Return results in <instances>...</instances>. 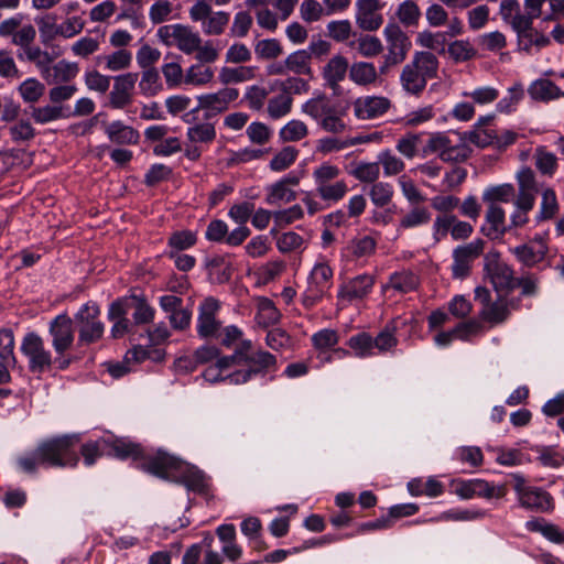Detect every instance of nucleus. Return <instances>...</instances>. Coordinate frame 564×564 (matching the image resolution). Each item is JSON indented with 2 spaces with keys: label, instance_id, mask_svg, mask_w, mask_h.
Here are the masks:
<instances>
[{
  "label": "nucleus",
  "instance_id": "nucleus-1",
  "mask_svg": "<svg viewBox=\"0 0 564 564\" xmlns=\"http://www.w3.org/2000/svg\"><path fill=\"white\" fill-rule=\"evenodd\" d=\"M78 442L79 437L76 434L45 440L39 444L32 455L21 457L19 465L29 474H34L40 465L75 467L79 462V457L73 448Z\"/></svg>",
  "mask_w": 564,
  "mask_h": 564
},
{
  "label": "nucleus",
  "instance_id": "nucleus-2",
  "mask_svg": "<svg viewBox=\"0 0 564 564\" xmlns=\"http://www.w3.org/2000/svg\"><path fill=\"white\" fill-rule=\"evenodd\" d=\"M437 69L438 61L433 53L417 52L402 69L401 85L408 93L419 95L426 87L427 79L437 76Z\"/></svg>",
  "mask_w": 564,
  "mask_h": 564
},
{
  "label": "nucleus",
  "instance_id": "nucleus-3",
  "mask_svg": "<svg viewBox=\"0 0 564 564\" xmlns=\"http://www.w3.org/2000/svg\"><path fill=\"white\" fill-rule=\"evenodd\" d=\"M518 192L516 194V212L511 216L512 227H522L529 221L528 213L533 209L535 195L539 193L535 174L530 167H522L517 173Z\"/></svg>",
  "mask_w": 564,
  "mask_h": 564
},
{
  "label": "nucleus",
  "instance_id": "nucleus-4",
  "mask_svg": "<svg viewBox=\"0 0 564 564\" xmlns=\"http://www.w3.org/2000/svg\"><path fill=\"white\" fill-rule=\"evenodd\" d=\"M158 37L166 46H176L187 55L193 54L202 44L200 35L193 31L191 26L181 23L159 28Z\"/></svg>",
  "mask_w": 564,
  "mask_h": 564
},
{
  "label": "nucleus",
  "instance_id": "nucleus-5",
  "mask_svg": "<svg viewBox=\"0 0 564 564\" xmlns=\"http://www.w3.org/2000/svg\"><path fill=\"white\" fill-rule=\"evenodd\" d=\"M100 308L95 303L85 304L75 316L78 326V343L91 344L104 334V324L99 321Z\"/></svg>",
  "mask_w": 564,
  "mask_h": 564
},
{
  "label": "nucleus",
  "instance_id": "nucleus-6",
  "mask_svg": "<svg viewBox=\"0 0 564 564\" xmlns=\"http://www.w3.org/2000/svg\"><path fill=\"white\" fill-rule=\"evenodd\" d=\"M423 152L437 153L445 162H462L468 158L469 149L464 143L453 144L445 133H435L429 139Z\"/></svg>",
  "mask_w": 564,
  "mask_h": 564
},
{
  "label": "nucleus",
  "instance_id": "nucleus-7",
  "mask_svg": "<svg viewBox=\"0 0 564 564\" xmlns=\"http://www.w3.org/2000/svg\"><path fill=\"white\" fill-rule=\"evenodd\" d=\"M485 272L497 292L514 289V274L511 267L500 260L498 252L485 257Z\"/></svg>",
  "mask_w": 564,
  "mask_h": 564
},
{
  "label": "nucleus",
  "instance_id": "nucleus-8",
  "mask_svg": "<svg viewBox=\"0 0 564 564\" xmlns=\"http://www.w3.org/2000/svg\"><path fill=\"white\" fill-rule=\"evenodd\" d=\"M21 349L29 358L32 371L42 372L51 367V354L45 348L42 338L36 334H28L23 339Z\"/></svg>",
  "mask_w": 564,
  "mask_h": 564
},
{
  "label": "nucleus",
  "instance_id": "nucleus-9",
  "mask_svg": "<svg viewBox=\"0 0 564 564\" xmlns=\"http://www.w3.org/2000/svg\"><path fill=\"white\" fill-rule=\"evenodd\" d=\"M484 247L485 241L482 239H476L454 250V263L452 267L454 278L463 279L469 274L471 262L482 253Z\"/></svg>",
  "mask_w": 564,
  "mask_h": 564
},
{
  "label": "nucleus",
  "instance_id": "nucleus-10",
  "mask_svg": "<svg viewBox=\"0 0 564 564\" xmlns=\"http://www.w3.org/2000/svg\"><path fill=\"white\" fill-rule=\"evenodd\" d=\"M349 62L340 54L328 59L322 70L325 86L329 88L334 96L343 94L341 83L345 80L347 73L349 74Z\"/></svg>",
  "mask_w": 564,
  "mask_h": 564
},
{
  "label": "nucleus",
  "instance_id": "nucleus-11",
  "mask_svg": "<svg viewBox=\"0 0 564 564\" xmlns=\"http://www.w3.org/2000/svg\"><path fill=\"white\" fill-rule=\"evenodd\" d=\"M387 41L388 61L402 63L411 48L409 36L398 24H389L383 31Z\"/></svg>",
  "mask_w": 564,
  "mask_h": 564
},
{
  "label": "nucleus",
  "instance_id": "nucleus-12",
  "mask_svg": "<svg viewBox=\"0 0 564 564\" xmlns=\"http://www.w3.org/2000/svg\"><path fill=\"white\" fill-rule=\"evenodd\" d=\"M52 345L55 352L64 356L74 343L73 321L65 314L56 316L50 325Z\"/></svg>",
  "mask_w": 564,
  "mask_h": 564
},
{
  "label": "nucleus",
  "instance_id": "nucleus-13",
  "mask_svg": "<svg viewBox=\"0 0 564 564\" xmlns=\"http://www.w3.org/2000/svg\"><path fill=\"white\" fill-rule=\"evenodd\" d=\"M354 113L359 120H372L383 116L391 107V100L383 96H364L354 104Z\"/></svg>",
  "mask_w": 564,
  "mask_h": 564
},
{
  "label": "nucleus",
  "instance_id": "nucleus-14",
  "mask_svg": "<svg viewBox=\"0 0 564 564\" xmlns=\"http://www.w3.org/2000/svg\"><path fill=\"white\" fill-rule=\"evenodd\" d=\"M137 80V73H126L115 78L112 90L109 94V101L112 108L122 109L132 102Z\"/></svg>",
  "mask_w": 564,
  "mask_h": 564
},
{
  "label": "nucleus",
  "instance_id": "nucleus-15",
  "mask_svg": "<svg viewBox=\"0 0 564 564\" xmlns=\"http://www.w3.org/2000/svg\"><path fill=\"white\" fill-rule=\"evenodd\" d=\"M219 310V303L213 297L206 299L199 308L198 334L204 337H217L221 323L216 319V313Z\"/></svg>",
  "mask_w": 564,
  "mask_h": 564
},
{
  "label": "nucleus",
  "instance_id": "nucleus-16",
  "mask_svg": "<svg viewBox=\"0 0 564 564\" xmlns=\"http://www.w3.org/2000/svg\"><path fill=\"white\" fill-rule=\"evenodd\" d=\"M512 29L517 33L520 43H524L523 48L525 51H530L533 45L543 47L550 43V39L533 26V19H530V17H517L512 23Z\"/></svg>",
  "mask_w": 564,
  "mask_h": 564
},
{
  "label": "nucleus",
  "instance_id": "nucleus-17",
  "mask_svg": "<svg viewBox=\"0 0 564 564\" xmlns=\"http://www.w3.org/2000/svg\"><path fill=\"white\" fill-rule=\"evenodd\" d=\"M239 90L232 87H225L217 93L206 94L198 97L199 108L210 110L217 113L224 112L229 105L237 100Z\"/></svg>",
  "mask_w": 564,
  "mask_h": 564
},
{
  "label": "nucleus",
  "instance_id": "nucleus-18",
  "mask_svg": "<svg viewBox=\"0 0 564 564\" xmlns=\"http://www.w3.org/2000/svg\"><path fill=\"white\" fill-rule=\"evenodd\" d=\"M379 0H358L357 1V14L356 21L360 29L365 31L378 30L383 19L378 13L380 9Z\"/></svg>",
  "mask_w": 564,
  "mask_h": 564
},
{
  "label": "nucleus",
  "instance_id": "nucleus-19",
  "mask_svg": "<svg viewBox=\"0 0 564 564\" xmlns=\"http://www.w3.org/2000/svg\"><path fill=\"white\" fill-rule=\"evenodd\" d=\"M141 468L160 478L170 479L171 471L181 468V460L165 453H158L144 462Z\"/></svg>",
  "mask_w": 564,
  "mask_h": 564
},
{
  "label": "nucleus",
  "instance_id": "nucleus-20",
  "mask_svg": "<svg viewBox=\"0 0 564 564\" xmlns=\"http://www.w3.org/2000/svg\"><path fill=\"white\" fill-rule=\"evenodd\" d=\"M349 79L357 86L368 87L377 84L379 73L370 62H355L349 68Z\"/></svg>",
  "mask_w": 564,
  "mask_h": 564
},
{
  "label": "nucleus",
  "instance_id": "nucleus-21",
  "mask_svg": "<svg viewBox=\"0 0 564 564\" xmlns=\"http://www.w3.org/2000/svg\"><path fill=\"white\" fill-rule=\"evenodd\" d=\"M78 74V65L65 59L55 65H48V73L41 74L48 84L68 83Z\"/></svg>",
  "mask_w": 564,
  "mask_h": 564
},
{
  "label": "nucleus",
  "instance_id": "nucleus-22",
  "mask_svg": "<svg viewBox=\"0 0 564 564\" xmlns=\"http://www.w3.org/2000/svg\"><path fill=\"white\" fill-rule=\"evenodd\" d=\"M480 318L490 325H498L506 322L509 317V310L506 296L498 299L482 307L479 313Z\"/></svg>",
  "mask_w": 564,
  "mask_h": 564
},
{
  "label": "nucleus",
  "instance_id": "nucleus-23",
  "mask_svg": "<svg viewBox=\"0 0 564 564\" xmlns=\"http://www.w3.org/2000/svg\"><path fill=\"white\" fill-rule=\"evenodd\" d=\"M256 77L253 66L239 65L236 67L224 66L218 74L219 82L225 85L239 84L252 80Z\"/></svg>",
  "mask_w": 564,
  "mask_h": 564
},
{
  "label": "nucleus",
  "instance_id": "nucleus-24",
  "mask_svg": "<svg viewBox=\"0 0 564 564\" xmlns=\"http://www.w3.org/2000/svg\"><path fill=\"white\" fill-rule=\"evenodd\" d=\"M180 473L177 478L173 480L185 485L189 490L202 492L205 490V476L196 467L188 466L181 462V468L176 469Z\"/></svg>",
  "mask_w": 564,
  "mask_h": 564
},
{
  "label": "nucleus",
  "instance_id": "nucleus-25",
  "mask_svg": "<svg viewBox=\"0 0 564 564\" xmlns=\"http://www.w3.org/2000/svg\"><path fill=\"white\" fill-rule=\"evenodd\" d=\"M519 500L522 507L536 511H547L552 508L550 495L535 487H531L529 490H525Z\"/></svg>",
  "mask_w": 564,
  "mask_h": 564
},
{
  "label": "nucleus",
  "instance_id": "nucleus-26",
  "mask_svg": "<svg viewBox=\"0 0 564 564\" xmlns=\"http://www.w3.org/2000/svg\"><path fill=\"white\" fill-rule=\"evenodd\" d=\"M106 133L110 141L117 144H135L140 138V134L135 129L124 126L120 121L108 124Z\"/></svg>",
  "mask_w": 564,
  "mask_h": 564
},
{
  "label": "nucleus",
  "instance_id": "nucleus-27",
  "mask_svg": "<svg viewBox=\"0 0 564 564\" xmlns=\"http://www.w3.org/2000/svg\"><path fill=\"white\" fill-rule=\"evenodd\" d=\"M373 285V278L360 275L345 284L339 291V297L352 301L364 297Z\"/></svg>",
  "mask_w": 564,
  "mask_h": 564
},
{
  "label": "nucleus",
  "instance_id": "nucleus-28",
  "mask_svg": "<svg viewBox=\"0 0 564 564\" xmlns=\"http://www.w3.org/2000/svg\"><path fill=\"white\" fill-rule=\"evenodd\" d=\"M529 94L532 99L538 101H550L560 97H564V91L549 79L535 80L530 86Z\"/></svg>",
  "mask_w": 564,
  "mask_h": 564
},
{
  "label": "nucleus",
  "instance_id": "nucleus-29",
  "mask_svg": "<svg viewBox=\"0 0 564 564\" xmlns=\"http://www.w3.org/2000/svg\"><path fill=\"white\" fill-rule=\"evenodd\" d=\"M560 210L556 194L551 187L541 188L540 212L536 216L538 221L553 219Z\"/></svg>",
  "mask_w": 564,
  "mask_h": 564
},
{
  "label": "nucleus",
  "instance_id": "nucleus-30",
  "mask_svg": "<svg viewBox=\"0 0 564 564\" xmlns=\"http://www.w3.org/2000/svg\"><path fill=\"white\" fill-rule=\"evenodd\" d=\"M18 57L21 59L25 58L28 62L33 63L41 74H47L48 65L54 61V56L47 51H44L40 46L33 44L25 48L23 53L18 54Z\"/></svg>",
  "mask_w": 564,
  "mask_h": 564
},
{
  "label": "nucleus",
  "instance_id": "nucleus-31",
  "mask_svg": "<svg viewBox=\"0 0 564 564\" xmlns=\"http://www.w3.org/2000/svg\"><path fill=\"white\" fill-rule=\"evenodd\" d=\"M286 66L289 70L296 75L313 76L311 67V53L306 50H300L290 54L286 58Z\"/></svg>",
  "mask_w": 564,
  "mask_h": 564
},
{
  "label": "nucleus",
  "instance_id": "nucleus-32",
  "mask_svg": "<svg viewBox=\"0 0 564 564\" xmlns=\"http://www.w3.org/2000/svg\"><path fill=\"white\" fill-rule=\"evenodd\" d=\"M351 46L364 57L372 58L380 55L383 51L381 41L373 35H361L351 43Z\"/></svg>",
  "mask_w": 564,
  "mask_h": 564
},
{
  "label": "nucleus",
  "instance_id": "nucleus-33",
  "mask_svg": "<svg viewBox=\"0 0 564 564\" xmlns=\"http://www.w3.org/2000/svg\"><path fill=\"white\" fill-rule=\"evenodd\" d=\"M132 61V54L124 50H118L109 55L99 56L97 58V63L101 64L104 63L106 68L111 72H118L126 69L130 66Z\"/></svg>",
  "mask_w": 564,
  "mask_h": 564
},
{
  "label": "nucleus",
  "instance_id": "nucleus-34",
  "mask_svg": "<svg viewBox=\"0 0 564 564\" xmlns=\"http://www.w3.org/2000/svg\"><path fill=\"white\" fill-rule=\"evenodd\" d=\"M56 21L57 18L54 14H46L35 19L43 44H50L59 36V25Z\"/></svg>",
  "mask_w": 564,
  "mask_h": 564
},
{
  "label": "nucleus",
  "instance_id": "nucleus-35",
  "mask_svg": "<svg viewBox=\"0 0 564 564\" xmlns=\"http://www.w3.org/2000/svg\"><path fill=\"white\" fill-rule=\"evenodd\" d=\"M334 107L326 96H318L310 99L303 105V112L314 118L318 122L325 118Z\"/></svg>",
  "mask_w": 564,
  "mask_h": 564
},
{
  "label": "nucleus",
  "instance_id": "nucleus-36",
  "mask_svg": "<svg viewBox=\"0 0 564 564\" xmlns=\"http://www.w3.org/2000/svg\"><path fill=\"white\" fill-rule=\"evenodd\" d=\"M395 15L403 25L414 26L421 18V10L414 0H405L399 4Z\"/></svg>",
  "mask_w": 564,
  "mask_h": 564
},
{
  "label": "nucleus",
  "instance_id": "nucleus-37",
  "mask_svg": "<svg viewBox=\"0 0 564 564\" xmlns=\"http://www.w3.org/2000/svg\"><path fill=\"white\" fill-rule=\"evenodd\" d=\"M279 318L280 312L275 307L274 303L267 297H260L258 300V324L263 327H267L271 324L276 323Z\"/></svg>",
  "mask_w": 564,
  "mask_h": 564
},
{
  "label": "nucleus",
  "instance_id": "nucleus-38",
  "mask_svg": "<svg viewBox=\"0 0 564 564\" xmlns=\"http://www.w3.org/2000/svg\"><path fill=\"white\" fill-rule=\"evenodd\" d=\"M293 98L289 94H280L268 101V115L272 119H280L290 113Z\"/></svg>",
  "mask_w": 564,
  "mask_h": 564
},
{
  "label": "nucleus",
  "instance_id": "nucleus-39",
  "mask_svg": "<svg viewBox=\"0 0 564 564\" xmlns=\"http://www.w3.org/2000/svg\"><path fill=\"white\" fill-rule=\"evenodd\" d=\"M484 200L489 204L509 203L516 199V189L512 184L492 186L484 193Z\"/></svg>",
  "mask_w": 564,
  "mask_h": 564
},
{
  "label": "nucleus",
  "instance_id": "nucleus-40",
  "mask_svg": "<svg viewBox=\"0 0 564 564\" xmlns=\"http://www.w3.org/2000/svg\"><path fill=\"white\" fill-rule=\"evenodd\" d=\"M214 78V72L204 64L192 65L184 76V82L189 85L200 86L210 83Z\"/></svg>",
  "mask_w": 564,
  "mask_h": 564
},
{
  "label": "nucleus",
  "instance_id": "nucleus-41",
  "mask_svg": "<svg viewBox=\"0 0 564 564\" xmlns=\"http://www.w3.org/2000/svg\"><path fill=\"white\" fill-rule=\"evenodd\" d=\"M308 133L307 126L301 120H291L279 132L282 142H296Z\"/></svg>",
  "mask_w": 564,
  "mask_h": 564
},
{
  "label": "nucleus",
  "instance_id": "nucleus-42",
  "mask_svg": "<svg viewBox=\"0 0 564 564\" xmlns=\"http://www.w3.org/2000/svg\"><path fill=\"white\" fill-rule=\"evenodd\" d=\"M18 90L24 101L34 104L44 95L45 86L35 78H28L19 86Z\"/></svg>",
  "mask_w": 564,
  "mask_h": 564
},
{
  "label": "nucleus",
  "instance_id": "nucleus-43",
  "mask_svg": "<svg viewBox=\"0 0 564 564\" xmlns=\"http://www.w3.org/2000/svg\"><path fill=\"white\" fill-rule=\"evenodd\" d=\"M466 140L479 148L494 147L497 142V130L491 128H475L465 137Z\"/></svg>",
  "mask_w": 564,
  "mask_h": 564
},
{
  "label": "nucleus",
  "instance_id": "nucleus-44",
  "mask_svg": "<svg viewBox=\"0 0 564 564\" xmlns=\"http://www.w3.org/2000/svg\"><path fill=\"white\" fill-rule=\"evenodd\" d=\"M140 90L145 96H155L162 90L160 75L155 68L144 69L139 84Z\"/></svg>",
  "mask_w": 564,
  "mask_h": 564
},
{
  "label": "nucleus",
  "instance_id": "nucleus-45",
  "mask_svg": "<svg viewBox=\"0 0 564 564\" xmlns=\"http://www.w3.org/2000/svg\"><path fill=\"white\" fill-rule=\"evenodd\" d=\"M254 52L259 58L274 59L283 53V47L276 39H265L254 44Z\"/></svg>",
  "mask_w": 564,
  "mask_h": 564
},
{
  "label": "nucleus",
  "instance_id": "nucleus-46",
  "mask_svg": "<svg viewBox=\"0 0 564 564\" xmlns=\"http://www.w3.org/2000/svg\"><path fill=\"white\" fill-rule=\"evenodd\" d=\"M348 186L345 181H336L316 187V192L324 200L338 202L346 195Z\"/></svg>",
  "mask_w": 564,
  "mask_h": 564
},
{
  "label": "nucleus",
  "instance_id": "nucleus-47",
  "mask_svg": "<svg viewBox=\"0 0 564 564\" xmlns=\"http://www.w3.org/2000/svg\"><path fill=\"white\" fill-rule=\"evenodd\" d=\"M389 286L401 293H408L419 286V278L412 272L394 273L390 278Z\"/></svg>",
  "mask_w": 564,
  "mask_h": 564
},
{
  "label": "nucleus",
  "instance_id": "nucleus-48",
  "mask_svg": "<svg viewBox=\"0 0 564 564\" xmlns=\"http://www.w3.org/2000/svg\"><path fill=\"white\" fill-rule=\"evenodd\" d=\"M299 151L293 147H284L271 160L270 167L272 171L281 172L289 169L296 160Z\"/></svg>",
  "mask_w": 564,
  "mask_h": 564
},
{
  "label": "nucleus",
  "instance_id": "nucleus-49",
  "mask_svg": "<svg viewBox=\"0 0 564 564\" xmlns=\"http://www.w3.org/2000/svg\"><path fill=\"white\" fill-rule=\"evenodd\" d=\"M229 22V14L224 11L213 12L203 23V31L207 35H220Z\"/></svg>",
  "mask_w": 564,
  "mask_h": 564
},
{
  "label": "nucleus",
  "instance_id": "nucleus-50",
  "mask_svg": "<svg viewBox=\"0 0 564 564\" xmlns=\"http://www.w3.org/2000/svg\"><path fill=\"white\" fill-rule=\"evenodd\" d=\"M369 196L375 206L384 207L392 200V186L383 182L375 183L369 191Z\"/></svg>",
  "mask_w": 564,
  "mask_h": 564
},
{
  "label": "nucleus",
  "instance_id": "nucleus-51",
  "mask_svg": "<svg viewBox=\"0 0 564 564\" xmlns=\"http://www.w3.org/2000/svg\"><path fill=\"white\" fill-rule=\"evenodd\" d=\"M295 198L296 193L291 187L286 186L285 183L279 181L270 187L265 200L268 204L273 205L280 202L290 203Z\"/></svg>",
  "mask_w": 564,
  "mask_h": 564
},
{
  "label": "nucleus",
  "instance_id": "nucleus-52",
  "mask_svg": "<svg viewBox=\"0 0 564 564\" xmlns=\"http://www.w3.org/2000/svg\"><path fill=\"white\" fill-rule=\"evenodd\" d=\"M449 56L455 62H466L476 56L477 52L468 41L457 40L448 45Z\"/></svg>",
  "mask_w": 564,
  "mask_h": 564
},
{
  "label": "nucleus",
  "instance_id": "nucleus-53",
  "mask_svg": "<svg viewBox=\"0 0 564 564\" xmlns=\"http://www.w3.org/2000/svg\"><path fill=\"white\" fill-rule=\"evenodd\" d=\"M252 54L250 48L243 43H234L226 52L225 61L230 64H245L250 62Z\"/></svg>",
  "mask_w": 564,
  "mask_h": 564
},
{
  "label": "nucleus",
  "instance_id": "nucleus-54",
  "mask_svg": "<svg viewBox=\"0 0 564 564\" xmlns=\"http://www.w3.org/2000/svg\"><path fill=\"white\" fill-rule=\"evenodd\" d=\"M130 300L134 303L133 319L135 324H147L154 317L153 308L147 303L144 297L132 295Z\"/></svg>",
  "mask_w": 564,
  "mask_h": 564
},
{
  "label": "nucleus",
  "instance_id": "nucleus-55",
  "mask_svg": "<svg viewBox=\"0 0 564 564\" xmlns=\"http://www.w3.org/2000/svg\"><path fill=\"white\" fill-rule=\"evenodd\" d=\"M351 175L362 183H375L380 175L379 163H359Z\"/></svg>",
  "mask_w": 564,
  "mask_h": 564
},
{
  "label": "nucleus",
  "instance_id": "nucleus-56",
  "mask_svg": "<svg viewBox=\"0 0 564 564\" xmlns=\"http://www.w3.org/2000/svg\"><path fill=\"white\" fill-rule=\"evenodd\" d=\"M332 276L333 270L326 263H317L311 272V281L319 292L328 288Z\"/></svg>",
  "mask_w": 564,
  "mask_h": 564
},
{
  "label": "nucleus",
  "instance_id": "nucleus-57",
  "mask_svg": "<svg viewBox=\"0 0 564 564\" xmlns=\"http://www.w3.org/2000/svg\"><path fill=\"white\" fill-rule=\"evenodd\" d=\"M535 165L538 170L546 175H552L557 165V159L553 153L545 151L543 148H539L534 154Z\"/></svg>",
  "mask_w": 564,
  "mask_h": 564
},
{
  "label": "nucleus",
  "instance_id": "nucleus-58",
  "mask_svg": "<svg viewBox=\"0 0 564 564\" xmlns=\"http://www.w3.org/2000/svg\"><path fill=\"white\" fill-rule=\"evenodd\" d=\"M215 135V128L209 122L196 124L187 130V137L192 142H210Z\"/></svg>",
  "mask_w": 564,
  "mask_h": 564
},
{
  "label": "nucleus",
  "instance_id": "nucleus-59",
  "mask_svg": "<svg viewBox=\"0 0 564 564\" xmlns=\"http://www.w3.org/2000/svg\"><path fill=\"white\" fill-rule=\"evenodd\" d=\"M340 174L339 169L336 165L324 163L316 167L313 172V178L316 187L323 186L327 183H332Z\"/></svg>",
  "mask_w": 564,
  "mask_h": 564
},
{
  "label": "nucleus",
  "instance_id": "nucleus-60",
  "mask_svg": "<svg viewBox=\"0 0 564 564\" xmlns=\"http://www.w3.org/2000/svg\"><path fill=\"white\" fill-rule=\"evenodd\" d=\"M482 330V324L476 319H469L467 322L459 323L454 328L456 338L462 340H470L473 337L480 335Z\"/></svg>",
  "mask_w": 564,
  "mask_h": 564
},
{
  "label": "nucleus",
  "instance_id": "nucleus-61",
  "mask_svg": "<svg viewBox=\"0 0 564 564\" xmlns=\"http://www.w3.org/2000/svg\"><path fill=\"white\" fill-rule=\"evenodd\" d=\"M31 117L37 123H47L57 120L62 117V107L59 106H44L33 107Z\"/></svg>",
  "mask_w": 564,
  "mask_h": 564
},
{
  "label": "nucleus",
  "instance_id": "nucleus-62",
  "mask_svg": "<svg viewBox=\"0 0 564 564\" xmlns=\"http://www.w3.org/2000/svg\"><path fill=\"white\" fill-rule=\"evenodd\" d=\"M112 453L116 457L124 458H138L141 455V448L138 444L117 440L111 444Z\"/></svg>",
  "mask_w": 564,
  "mask_h": 564
},
{
  "label": "nucleus",
  "instance_id": "nucleus-63",
  "mask_svg": "<svg viewBox=\"0 0 564 564\" xmlns=\"http://www.w3.org/2000/svg\"><path fill=\"white\" fill-rule=\"evenodd\" d=\"M36 37V30L35 28L28 23L22 24V26L19 29V31L15 33V35L12 37L11 43L18 47H21L22 51L31 46Z\"/></svg>",
  "mask_w": 564,
  "mask_h": 564
},
{
  "label": "nucleus",
  "instance_id": "nucleus-64",
  "mask_svg": "<svg viewBox=\"0 0 564 564\" xmlns=\"http://www.w3.org/2000/svg\"><path fill=\"white\" fill-rule=\"evenodd\" d=\"M253 20L249 12H238L231 25V34L237 37H245L252 26Z\"/></svg>",
  "mask_w": 564,
  "mask_h": 564
}]
</instances>
